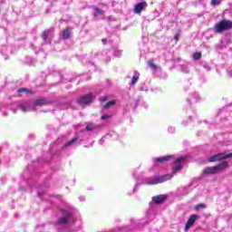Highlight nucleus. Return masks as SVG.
<instances>
[{"instance_id":"nucleus-1","label":"nucleus","mask_w":232,"mask_h":232,"mask_svg":"<svg viewBox=\"0 0 232 232\" xmlns=\"http://www.w3.org/2000/svg\"><path fill=\"white\" fill-rule=\"evenodd\" d=\"M232 22L230 20H221L219 23L216 24L214 30L216 34H222L224 32H227V30H231Z\"/></svg>"},{"instance_id":"nucleus-2","label":"nucleus","mask_w":232,"mask_h":232,"mask_svg":"<svg viewBox=\"0 0 232 232\" xmlns=\"http://www.w3.org/2000/svg\"><path fill=\"white\" fill-rule=\"evenodd\" d=\"M171 179H173V175L166 174V175L160 176V177H157V178H150L147 181V184L149 186H155V184H162V182H166L168 180H171Z\"/></svg>"},{"instance_id":"nucleus-3","label":"nucleus","mask_w":232,"mask_h":232,"mask_svg":"<svg viewBox=\"0 0 232 232\" xmlns=\"http://www.w3.org/2000/svg\"><path fill=\"white\" fill-rule=\"evenodd\" d=\"M73 222H75V220L70 212L60 218L58 220L59 226H70L71 224H73Z\"/></svg>"},{"instance_id":"nucleus-4","label":"nucleus","mask_w":232,"mask_h":232,"mask_svg":"<svg viewBox=\"0 0 232 232\" xmlns=\"http://www.w3.org/2000/svg\"><path fill=\"white\" fill-rule=\"evenodd\" d=\"M93 101H95V96H93V94H86L78 100V104L86 106L88 104H92Z\"/></svg>"},{"instance_id":"nucleus-5","label":"nucleus","mask_w":232,"mask_h":232,"mask_svg":"<svg viewBox=\"0 0 232 232\" xmlns=\"http://www.w3.org/2000/svg\"><path fill=\"white\" fill-rule=\"evenodd\" d=\"M232 153H218L208 159L209 162H217L218 160H226L227 159H231Z\"/></svg>"},{"instance_id":"nucleus-6","label":"nucleus","mask_w":232,"mask_h":232,"mask_svg":"<svg viewBox=\"0 0 232 232\" xmlns=\"http://www.w3.org/2000/svg\"><path fill=\"white\" fill-rule=\"evenodd\" d=\"M182 162H184V158H179L176 161H174V168L172 170L173 173H178V171H180V169L184 168Z\"/></svg>"},{"instance_id":"nucleus-7","label":"nucleus","mask_w":232,"mask_h":232,"mask_svg":"<svg viewBox=\"0 0 232 232\" xmlns=\"http://www.w3.org/2000/svg\"><path fill=\"white\" fill-rule=\"evenodd\" d=\"M144 8H148V3L140 2L134 6V14H140Z\"/></svg>"},{"instance_id":"nucleus-8","label":"nucleus","mask_w":232,"mask_h":232,"mask_svg":"<svg viewBox=\"0 0 232 232\" xmlns=\"http://www.w3.org/2000/svg\"><path fill=\"white\" fill-rule=\"evenodd\" d=\"M197 221V215H191L188 220L187 221L186 227H185V231L188 232L189 231V228L195 224Z\"/></svg>"},{"instance_id":"nucleus-9","label":"nucleus","mask_w":232,"mask_h":232,"mask_svg":"<svg viewBox=\"0 0 232 232\" xmlns=\"http://www.w3.org/2000/svg\"><path fill=\"white\" fill-rule=\"evenodd\" d=\"M216 168V173H218V171H223V169H226L229 167V163L227 161H223L219 163L218 166H214Z\"/></svg>"},{"instance_id":"nucleus-10","label":"nucleus","mask_w":232,"mask_h":232,"mask_svg":"<svg viewBox=\"0 0 232 232\" xmlns=\"http://www.w3.org/2000/svg\"><path fill=\"white\" fill-rule=\"evenodd\" d=\"M213 173H217L215 167H208L203 170V175H213Z\"/></svg>"},{"instance_id":"nucleus-11","label":"nucleus","mask_w":232,"mask_h":232,"mask_svg":"<svg viewBox=\"0 0 232 232\" xmlns=\"http://www.w3.org/2000/svg\"><path fill=\"white\" fill-rule=\"evenodd\" d=\"M22 111H24V113H26V111H34V108H32V104L30 103H25L20 106Z\"/></svg>"},{"instance_id":"nucleus-12","label":"nucleus","mask_w":232,"mask_h":232,"mask_svg":"<svg viewBox=\"0 0 232 232\" xmlns=\"http://www.w3.org/2000/svg\"><path fill=\"white\" fill-rule=\"evenodd\" d=\"M153 202H155V204H160V202H164V200H166V196L164 195H160V196H156L152 198Z\"/></svg>"},{"instance_id":"nucleus-13","label":"nucleus","mask_w":232,"mask_h":232,"mask_svg":"<svg viewBox=\"0 0 232 232\" xmlns=\"http://www.w3.org/2000/svg\"><path fill=\"white\" fill-rule=\"evenodd\" d=\"M70 28H66L65 30H63L61 37L63 39H70V37H72V33L70 32Z\"/></svg>"},{"instance_id":"nucleus-14","label":"nucleus","mask_w":232,"mask_h":232,"mask_svg":"<svg viewBox=\"0 0 232 232\" xmlns=\"http://www.w3.org/2000/svg\"><path fill=\"white\" fill-rule=\"evenodd\" d=\"M139 77H140V73L139 72H134V75L132 76L131 84L135 85L137 84V81H139Z\"/></svg>"},{"instance_id":"nucleus-15","label":"nucleus","mask_w":232,"mask_h":232,"mask_svg":"<svg viewBox=\"0 0 232 232\" xmlns=\"http://www.w3.org/2000/svg\"><path fill=\"white\" fill-rule=\"evenodd\" d=\"M85 130L86 131H93V130H97V126L93 123H88Z\"/></svg>"},{"instance_id":"nucleus-16","label":"nucleus","mask_w":232,"mask_h":232,"mask_svg":"<svg viewBox=\"0 0 232 232\" xmlns=\"http://www.w3.org/2000/svg\"><path fill=\"white\" fill-rule=\"evenodd\" d=\"M171 158V156H164V157H161V158H157L156 160L157 162H168V160H169V159Z\"/></svg>"},{"instance_id":"nucleus-17","label":"nucleus","mask_w":232,"mask_h":232,"mask_svg":"<svg viewBox=\"0 0 232 232\" xmlns=\"http://www.w3.org/2000/svg\"><path fill=\"white\" fill-rule=\"evenodd\" d=\"M46 102L44 100H35L34 102V106H44Z\"/></svg>"},{"instance_id":"nucleus-18","label":"nucleus","mask_w":232,"mask_h":232,"mask_svg":"<svg viewBox=\"0 0 232 232\" xmlns=\"http://www.w3.org/2000/svg\"><path fill=\"white\" fill-rule=\"evenodd\" d=\"M94 10V15H102L104 14V11L99 9V7H93Z\"/></svg>"},{"instance_id":"nucleus-19","label":"nucleus","mask_w":232,"mask_h":232,"mask_svg":"<svg viewBox=\"0 0 232 232\" xmlns=\"http://www.w3.org/2000/svg\"><path fill=\"white\" fill-rule=\"evenodd\" d=\"M114 104H115V101L108 102L104 105V110H108V108H110L111 106H113Z\"/></svg>"},{"instance_id":"nucleus-20","label":"nucleus","mask_w":232,"mask_h":232,"mask_svg":"<svg viewBox=\"0 0 232 232\" xmlns=\"http://www.w3.org/2000/svg\"><path fill=\"white\" fill-rule=\"evenodd\" d=\"M193 57H194V60H195V61H198V60H200V58L202 57V53H195L193 54Z\"/></svg>"},{"instance_id":"nucleus-21","label":"nucleus","mask_w":232,"mask_h":232,"mask_svg":"<svg viewBox=\"0 0 232 232\" xmlns=\"http://www.w3.org/2000/svg\"><path fill=\"white\" fill-rule=\"evenodd\" d=\"M78 138H73L72 140H71L70 141H68L65 146H72V144L77 142Z\"/></svg>"},{"instance_id":"nucleus-22","label":"nucleus","mask_w":232,"mask_h":232,"mask_svg":"<svg viewBox=\"0 0 232 232\" xmlns=\"http://www.w3.org/2000/svg\"><path fill=\"white\" fill-rule=\"evenodd\" d=\"M150 68H152V70H157V65L153 63V61H149L148 63Z\"/></svg>"},{"instance_id":"nucleus-23","label":"nucleus","mask_w":232,"mask_h":232,"mask_svg":"<svg viewBox=\"0 0 232 232\" xmlns=\"http://www.w3.org/2000/svg\"><path fill=\"white\" fill-rule=\"evenodd\" d=\"M48 35H49V32L44 31V34H42V38L44 39V41H46L48 39Z\"/></svg>"},{"instance_id":"nucleus-24","label":"nucleus","mask_w":232,"mask_h":232,"mask_svg":"<svg viewBox=\"0 0 232 232\" xmlns=\"http://www.w3.org/2000/svg\"><path fill=\"white\" fill-rule=\"evenodd\" d=\"M207 206L206 204H199L197 206V209H206Z\"/></svg>"},{"instance_id":"nucleus-25","label":"nucleus","mask_w":232,"mask_h":232,"mask_svg":"<svg viewBox=\"0 0 232 232\" xmlns=\"http://www.w3.org/2000/svg\"><path fill=\"white\" fill-rule=\"evenodd\" d=\"M111 115H110V114H103L102 116V121H106V119H111Z\"/></svg>"},{"instance_id":"nucleus-26","label":"nucleus","mask_w":232,"mask_h":232,"mask_svg":"<svg viewBox=\"0 0 232 232\" xmlns=\"http://www.w3.org/2000/svg\"><path fill=\"white\" fill-rule=\"evenodd\" d=\"M220 3V0H212L211 1V5H213V6H217V5H218Z\"/></svg>"},{"instance_id":"nucleus-27","label":"nucleus","mask_w":232,"mask_h":232,"mask_svg":"<svg viewBox=\"0 0 232 232\" xmlns=\"http://www.w3.org/2000/svg\"><path fill=\"white\" fill-rule=\"evenodd\" d=\"M101 102H106V101H108V96H102L101 99H100Z\"/></svg>"},{"instance_id":"nucleus-28","label":"nucleus","mask_w":232,"mask_h":232,"mask_svg":"<svg viewBox=\"0 0 232 232\" xmlns=\"http://www.w3.org/2000/svg\"><path fill=\"white\" fill-rule=\"evenodd\" d=\"M169 133H175V128H172V127L169 128Z\"/></svg>"},{"instance_id":"nucleus-29","label":"nucleus","mask_w":232,"mask_h":232,"mask_svg":"<svg viewBox=\"0 0 232 232\" xmlns=\"http://www.w3.org/2000/svg\"><path fill=\"white\" fill-rule=\"evenodd\" d=\"M182 71L185 72V73H188V72H189V69H188V67H184L182 68Z\"/></svg>"},{"instance_id":"nucleus-30","label":"nucleus","mask_w":232,"mask_h":232,"mask_svg":"<svg viewBox=\"0 0 232 232\" xmlns=\"http://www.w3.org/2000/svg\"><path fill=\"white\" fill-rule=\"evenodd\" d=\"M19 93H23V92H28L27 89H19L18 90Z\"/></svg>"},{"instance_id":"nucleus-31","label":"nucleus","mask_w":232,"mask_h":232,"mask_svg":"<svg viewBox=\"0 0 232 232\" xmlns=\"http://www.w3.org/2000/svg\"><path fill=\"white\" fill-rule=\"evenodd\" d=\"M100 144H104V138H102V140H100Z\"/></svg>"},{"instance_id":"nucleus-32","label":"nucleus","mask_w":232,"mask_h":232,"mask_svg":"<svg viewBox=\"0 0 232 232\" xmlns=\"http://www.w3.org/2000/svg\"><path fill=\"white\" fill-rule=\"evenodd\" d=\"M174 39H175L176 41H179V34H176V35L174 36Z\"/></svg>"},{"instance_id":"nucleus-33","label":"nucleus","mask_w":232,"mask_h":232,"mask_svg":"<svg viewBox=\"0 0 232 232\" xmlns=\"http://www.w3.org/2000/svg\"><path fill=\"white\" fill-rule=\"evenodd\" d=\"M102 43H106V39H103V40H102Z\"/></svg>"},{"instance_id":"nucleus-34","label":"nucleus","mask_w":232,"mask_h":232,"mask_svg":"<svg viewBox=\"0 0 232 232\" xmlns=\"http://www.w3.org/2000/svg\"><path fill=\"white\" fill-rule=\"evenodd\" d=\"M137 189V187L134 188V191Z\"/></svg>"}]
</instances>
